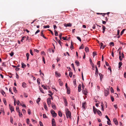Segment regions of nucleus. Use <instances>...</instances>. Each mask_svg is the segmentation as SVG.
Segmentation results:
<instances>
[{
    "label": "nucleus",
    "mask_w": 126,
    "mask_h": 126,
    "mask_svg": "<svg viewBox=\"0 0 126 126\" xmlns=\"http://www.w3.org/2000/svg\"><path fill=\"white\" fill-rule=\"evenodd\" d=\"M66 114L67 118H71V112L69 111L68 108H65V109Z\"/></svg>",
    "instance_id": "1"
},
{
    "label": "nucleus",
    "mask_w": 126,
    "mask_h": 126,
    "mask_svg": "<svg viewBox=\"0 0 126 126\" xmlns=\"http://www.w3.org/2000/svg\"><path fill=\"white\" fill-rule=\"evenodd\" d=\"M51 113L53 117H55L57 116V114L56 113L55 111L52 109L50 110Z\"/></svg>",
    "instance_id": "2"
},
{
    "label": "nucleus",
    "mask_w": 126,
    "mask_h": 126,
    "mask_svg": "<svg viewBox=\"0 0 126 126\" xmlns=\"http://www.w3.org/2000/svg\"><path fill=\"white\" fill-rule=\"evenodd\" d=\"M109 90L108 89L107 90H104L105 95L107 96L109 94Z\"/></svg>",
    "instance_id": "3"
},
{
    "label": "nucleus",
    "mask_w": 126,
    "mask_h": 126,
    "mask_svg": "<svg viewBox=\"0 0 126 126\" xmlns=\"http://www.w3.org/2000/svg\"><path fill=\"white\" fill-rule=\"evenodd\" d=\"M47 101L48 106L50 107V104H51L50 99L49 98H48L47 99Z\"/></svg>",
    "instance_id": "4"
},
{
    "label": "nucleus",
    "mask_w": 126,
    "mask_h": 126,
    "mask_svg": "<svg viewBox=\"0 0 126 126\" xmlns=\"http://www.w3.org/2000/svg\"><path fill=\"white\" fill-rule=\"evenodd\" d=\"M52 126H56L55 119L52 118Z\"/></svg>",
    "instance_id": "5"
},
{
    "label": "nucleus",
    "mask_w": 126,
    "mask_h": 126,
    "mask_svg": "<svg viewBox=\"0 0 126 126\" xmlns=\"http://www.w3.org/2000/svg\"><path fill=\"white\" fill-rule=\"evenodd\" d=\"M113 121L116 125H117L118 124V121L116 118H115L113 119Z\"/></svg>",
    "instance_id": "6"
},
{
    "label": "nucleus",
    "mask_w": 126,
    "mask_h": 126,
    "mask_svg": "<svg viewBox=\"0 0 126 126\" xmlns=\"http://www.w3.org/2000/svg\"><path fill=\"white\" fill-rule=\"evenodd\" d=\"M82 91L83 93L84 94L86 95L87 94V92L86 89H82Z\"/></svg>",
    "instance_id": "7"
},
{
    "label": "nucleus",
    "mask_w": 126,
    "mask_h": 126,
    "mask_svg": "<svg viewBox=\"0 0 126 126\" xmlns=\"http://www.w3.org/2000/svg\"><path fill=\"white\" fill-rule=\"evenodd\" d=\"M9 108L11 110V112L12 111H14V108L13 107H12V106L11 105H10V104H9Z\"/></svg>",
    "instance_id": "8"
},
{
    "label": "nucleus",
    "mask_w": 126,
    "mask_h": 126,
    "mask_svg": "<svg viewBox=\"0 0 126 126\" xmlns=\"http://www.w3.org/2000/svg\"><path fill=\"white\" fill-rule=\"evenodd\" d=\"M93 111L94 113L95 114H96V112L97 111V110H98V109H96L95 108V107L94 106L93 107Z\"/></svg>",
    "instance_id": "9"
},
{
    "label": "nucleus",
    "mask_w": 126,
    "mask_h": 126,
    "mask_svg": "<svg viewBox=\"0 0 126 126\" xmlns=\"http://www.w3.org/2000/svg\"><path fill=\"white\" fill-rule=\"evenodd\" d=\"M63 99L64 100V102L65 104V106H67V102L66 99L65 98H63Z\"/></svg>",
    "instance_id": "10"
},
{
    "label": "nucleus",
    "mask_w": 126,
    "mask_h": 126,
    "mask_svg": "<svg viewBox=\"0 0 126 126\" xmlns=\"http://www.w3.org/2000/svg\"><path fill=\"white\" fill-rule=\"evenodd\" d=\"M64 25L65 27H71L72 26V24L70 23H69L67 24H64Z\"/></svg>",
    "instance_id": "11"
},
{
    "label": "nucleus",
    "mask_w": 126,
    "mask_h": 126,
    "mask_svg": "<svg viewBox=\"0 0 126 126\" xmlns=\"http://www.w3.org/2000/svg\"><path fill=\"white\" fill-rule=\"evenodd\" d=\"M98 74V69L97 67L96 66H95V75H96L97 76Z\"/></svg>",
    "instance_id": "12"
},
{
    "label": "nucleus",
    "mask_w": 126,
    "mask_h": 126,
    "mask_svg": "<svg viewBox=\"0 0 126 126\" xmlns=\"http://www.w3.org/2000/svg\"><path fill=\"white\" fill-rule=\"evenodd\" d=\"M1 112H3V114L4 115V109L3 108H1V109H0V114H1Z\"/></svg>",
    "instance_id": "13"
},
{
    "label": "nucleus",
    "mask_w": 126,
    "mask_h": 126,
    "mask_svg": "<svg viewBox=\"0 0 126 126\" xmlns=\"http://www.w3.org/2000/svg\"><path fill=\"white\" fill-rule=\"evenodd\" d=\"M99 75L100 76V80L101 81L102 80V79L103 78L104 75L101 73H99Z\"/></svg>",
    "instance_id": "14"
},
{
    "label": "nucleus",
    "mask_w": 126,
    "mask_h": 126,
    "mask_svg": "<svg viewBox=\"0 0 126 126\" xmlns=\"http://www.w3.org/2000/svg\"><path fill=\"white\" fill-rule=\"evenodd\" d=\"M0 92L4 96H6L5 92L3 90H1L0 91Z\"/></svg>",
    "instance_id": "15"
},
{
    "label": "nucleus",
    "mask_w": 126,
    "mask_h": 126,
    "mask_svg": "<svg viewBox=\"0 0 126 126\" xmlns=\"http://www.w3.org/2000/svg\"><path fill=\"white\" fill-rule=\"evenodd\" d=\"M86 105V102H84V103H82V108H83L84 109H85V106Z\"/></svg>",
    "instance_id": "16"
},
{
    "label": "nucleus",
    "mask_w": 126,
    "mask_h": 126,
    "mask_svg": "<svg viewBox=\"0 0 126 126\" xmlns=\"http://www.w3.org/2000/svg\"><path fill=\"white\" fill-rule=\"evenodd\" d=\"M96 112L99 116H101L102 115L101 112L99 110H98Z\"/></svg>",
    "instance_id": "17"
},
{
    "label": "nucleus",
    "mask_w": 126,
    "mask_h": 126,
    "mask_svg": "<svg viewBox=\"0 0 126 126\" xmlns=\"http://www.w3.org/2000/svg\"><path fill=\"white\" fill-rule=\"evenodd\" d=\"M43 31H41L40 33L41 35L45 39H46L47 38L44 36V34H43Z\"/></svg>",
    "instance_id": "18"
},
{
    "label": "nucleus",
    "mask_w": 126,
    "mask_h": 126,
    "mask_svg": "<svg viewBox=\"0 0 126 126\" xmlns=\"http://www.w3.org/2000/svg\"><path fill=\"white\" fill-rule=\"evenodd\" d=\"M43 105L44 106V107L45 109L46 110H47V107L46 103L45 102H44L43 103Z\"/></svg>",
    "instance_id": "19"
},
{
    "label": "nucleus",
    "mask_w": 126,
    "mask_h": 126,
    "mask_svg": "<svg viewBox=\"0 0 126 126\" xmlns=\"http://www.w3.org/2000/svg\"><path fill=\"white\" fill-rule=\"evenodd\" d=\"M58 81L59 82L60 85V86H62L63 85V83L61 81L60 79H59L58 80Z\"/></svg>",
    "instance_id": "20"
},
{
    "label": "nucleus",
    "mask_w": 126,
    "mask_h": 126,
    "mask_svg": "<svg viewBox=\"0 0 126 126\" xmlns=\"http://www.w3.org/2000/svg\"><path fill=\"white\" fill-rule=\"evenodd\" d=\"M78 91H79V92H80L81 90V85L80 84L78 86Z\"/></svg>",
    "instance_id": "21"
},
{
    "label": "nucleus",
    "mask_w": 126,
    "mask_h": 126,
    "mask_svg": "<svg viewBox=\"0 0 126 126\" xmlns=\"http://www.w3.org/2000/svg\"><path fill=\"white\" fill-rule=\"evenodd\" d=\"M58 114L59 116L60 117H62V113L60 111H59L58 112Z\"/></svg>",
    "instance_id": "22"
},
{
    "label": "nucleus",
    "mask_w": 126,
    "mask_h": 126,
    "mask_svg": "<svg viewBox=\"0 0 126 126\" xmlns=\"http://www.w3.org/2000/svg\"><path fill=\"white\" fill-rule=\"evenodd\" d=\"M22 64V67L23 68H24L25 67H26V64H25L23 63H21Z\"/></svg>",
    "instance_id": "23"
},
{
    "label": "nucleus",
    "mask_w": 126,
    "mask_h": 126,
    "mask_svg": "<svg viewBox=\"0 0 126 126\" xmlns=\"http://www.w3.org/2000/svg\"><path fill=\"white\" fill-rule=\"evenodd\" d=\"M67 89V92L68 94H69L70 93V89L69 88H68Z\"/></svg>",
    "instance_id": "24"
},
{
    "label": "nucleus",
    "mask_w": 126,
    "mask_h": 126,
    "mask_svg": "<svg viewBox=\"0 0 126 126\" xmlns=\"http://www.w3.org/2000/svg\"><path fill=\"white\" fill-rule=\"evenodd\" d=\"M75 63L78 66H79L80 65L79 62L77 61H76L75 62Z\"/></svg>",
    "instance_id": "25"
},
{
    "label": "nucleus",
    "mask_w": 126,
    "mask_h": 126,
    "mask_svg": "<svg viewBox=\"0 0 126 126\" xmlns=\"http://www.w3.org/2000/svg\"><path fill=\"white\" fill-rule=\"evenodd\" d=\"M90 61L91 64L92 65V66H94V64L93 63L92 60L91 59H90Z\"/></svg>",
    "instance_id": "26"
},
{
    "label": "nucleus",
    "mask_w": 126,
    "mask_h": 126,
    "mask_svg": "<svg viewBox=\"0 0 126 126\" xmlns=\"http://www.w3.org/2000/svg\"><path fill=\"white\" fill-rule=\"evenodd\" d=\"M73 83L74 86L75 87H76L77 85L76 84V79H74L73 80Z\"/></svg>",
    "instance_id": "27"
},
{
    "label": "nucleus",
    "mask_w": 126,
    "mask_h": 126,
    "mask_svg": "<svg viewBox=\"0 0 126 126\" xmlns=\"http://www.w3.org/2000/svg\"><path fill=\"white\" fill-rule=\"evenodd\" d=\"M85 50L86 52H89V49L87 47H86L85 48Z\"/></svg>",
    "instance_id": "28"
},
{
    "label": "nucleus",
    "mask_w": 126,
    "mask_h": 126,
    "mask_svg": "<svg viewBox=\"0 0 126 126\" xmlns=\"http://www.w3.org/2000/svg\"><path fill=\"white\" fill-rule=\"evenodd\" d=\"M26 84L25 82H24L22 83V86L24 87L25 88L26 87Z\"/></svg>",
    "instance_id": "29"
},
{
    "label": "nucleus",
    "mask_w": 126,
    "mask_h": 126,
    "mask_svg": "<svg viewBox=\"0 0 126 126\" xmlns=\"http://www.w3.org/2000/svg\"><path fill=\"white\" fill-rule=\"evenodd\" d=\"M84 47V46L83 45V44H82L81 46L79 48V49H83Z\"/></svg>",
    "instance_id": "30"
},
{
    "label": "nucleus",
    "mask_w": 126,
    "mask_h": 126,
    "mask_svg": "<svg viewBox=\"0 0 126 126\" xmlns=\"http://www.w3.org/2000/svg\"><path fill=\"white\" fill-rule=\"evenodd\" d=\"M52 107L55 110L56 109V106L55 105H53L52 104L51 105Z\"/></svg>",
    "instance_id": "31"
},
{
    "label": "nucleus",
    "mask_w": 126,
    "mask_h": 126,
    "mask_svg": "<svg viewBox=\"0 0 126 126\" xmlns=\"http://www.w3.org/2000/svg\"><path fill=\"white\" fill-rule=\"evenodd\" d=\"M3 101L5 105L6 106L7 105V104L6 102V99L5 98H4L3 99Z\"/></svg>",
    "instance_id": "32"
},
{
    "label": "nucleus",
    "mask_w": 126,
    "mask_h": 126,
    "mask_svg": "<svg viewBox=\"0 0 126 126\" xmlns=\"http://www.w3.org/2000/svg\"><path fill=\"white\" fill-rule=\"evenodd\" d=\"M26 56L27 57V60H28L29 58V54L28 53H27L26 54Z\"/></svg>",
    "instance_id": "33"
},
{
    "label": "nucleus",
    "mask_w": 126,
    "mask_h": 126,
    "mask_svg": "<svg viewBox=\"0 0 126 126\" xmlns=\"http://www.w3.org/2000/svg\"><path fill=\"white\" fill-rule=\"evenodd\" d=\"M119 68H120V67L121 66H122V63L121 62H120L119 63Z\"/></svg>",
    "instance_id": "34"
},
{
    "label": "nucleus",
    "mask_w": 126,
    "mask_h": 126,
    "mask_svg": "<svg viewBox=\"0 0 126 126\" xmlns=\"http://www.w3.org/2000/svg\"><path fill=\"white\" fill-rule=\"evenodd\" d=\"M55 74L56 75H57V76L59 77L60 76H61L60 74L59 73H58L57 71L55 72Z\"/></svg>",
    "instance_id": "35"
},
{
    "label": "nucleus",
    "mask_w": 126,
    "mask_h": 126,
    "mask_svg": "<svg viewBox=\"0 0 126 126\" xmlns=\"http://www.w3.org/2000/svg\"><path fill=\"white\" fill-rule=\"evenodd\" d=\"M72 41L71 42V45L70 47V48L71 49V50H72V49H73L74 48V46H73L72 44Z\"/></svg>",
    "instance_id": "36"
},
{
    "label": "nucleus",
    "mask_w": 126,
    "mask_h": 126,
    "mask_svg": "<svg viewBox=\"0 0 126 126\" xmlns=\"http://www.w3.org/2000/svg\"><path fill=\"white\" fill-rule=\"evenodd\" d=\"M40 79H39L38 78L37 79V82H38V84H39V85L40 84Z\"/></svg>",
    "instance_id": "37"
},
{
    "label": "nucleus",
    "mask_w": 126,
    "mask_h": 126,
    "mask_svg": "<svg viewBox=\"0 0 126 126\" xmlns=\"http://www.w3.org/2000/svg\"><path fill=\"white\" fill-rule=\"evenodd\" d=\"M54 32L55 33V35L56 36H57L58 34V32L56 31V30H54Z\"/></svg>",
    "instance_id": "38"
},
{
    "label": "nucleus",
    "mask_w": 126,
    "mask_h": 126,
    "mask_svg": "<svg viewBox=\"0 0 126 126\" xmlns=\"http://www.w3.org/2000/svg\"><path fill=\"white\" fill-rule=\"evenodd\" d=\"M28 114L30 115L31 113V111L30 110V109H28Z\"/></svg>",
    "instance_id": "39"
},
{
    "label": "nucleus",
    "mask_w": 126,
    "mask_h": 126,
    "mask_svg": "<svg viewBox=\"0 0 126 126\" xmlns=\"http://www.w3.org/2000/svg\"><path fill=\"white\" fill-rule=\"evenodd\" d=\"M19 113V115L20 117H22L23 115L22 114L21 112H18Z\"/></svg>",
    "instance_id": "40"
},
{
    "label": "nucleus",
    "mask_w": 126,
    "mask_h": 126,
    "mask_svg": "<svg viewBox=\"0 0 126 126\" xmlns=\"http://www.w3.org/2000/svg\"><path fill=\"white\" fill-rule=\"evenodd\" d=\"M26 37L25 36H24L23 37H22V39L21 40V42H23V40H24V39Z\"/></svg>",
    "instance_id": "41"
},
{
    "label": "nucleus",
    "mask_w": 126,
    "mask_h": 126,
    "mask_svg": "<svg viewBox=\"0 0 126 126\" xmlns=\"http://www.w3.org/2000/svg\"><path fill=\"white\" fill-rule=\"evenodd\" d=\"M73 73L71 72H70L69 73V76L70 77H71L72 76Z\"/></svg>",
    "instance_id": "42"
},
{
    "label": "nucleus",
    "mask_w": 126,
    "mask_h": 126,
    "mask_svg": "<svg viewBox=\"0 0 126 126\" xmlns=\"http://www.w3.org/2000/svg\"><path fill=\"white\" fill-rule=\"evenodd\" d=\"M71 65L72 66V67H73V69L74 70V71H75V67H74V64L73 63H72L71 64Z\"/></svg>",
    "instance_id": "43"
},
{
    "label": "nucleus",
    "mask_w": 126,
    "mask_h": 126,
    "mask_svg": "<svg viewBox=\"0 0 126 126\" xmlns=\"http://www.w3.org/2000/svg\"><path fill=\"white\" fill-rule=\"evenodd\" d=\"M41 100V98H38L36 102L38 104V103Z\"/></svg>",
    "instance_id": "44"
},
{
    "label": "nucleus",
    "mask_w": 126,
    "mask_h": 126,
    "mask_svg": "<svg viewBox=\"0 0 126 126\" xmlns=\"http://www.w3.org/2000/svg\"><path fill=\"white\" fill-rule=\"evenodd\" d=\"M49 25H47L46 26H43V28H49Z\"/></svg>",
    "instance_id": "45"
},
{
    "label": "nucleus",
    "mask_w": 126,
    "mask_h": 126,
    "mask_svg": "<svg viewBox=\"0 0 126 126\" xmlns=\"http://www.w3.org/2000/svg\"><path fill=\"white\" fill-rule=\"evenodd\" d=\"M62 33H61L59 35V37L61 40L62 39Z\"/></svg>",
    "instance_id": "46"
},
{
    "label": "nucleus",
    "mask_w": 126,
    "mask_h": 126,
    "mask_svg": "<svg viewBox=\"0 0 126 126\" xmlns=\"http://www.w3.org/2000/svg\"><path fill=\"white\" fill-rule=\"evenodd\" d=\"M16 110L17 112H20L19 111V109L18 107H16Z\"/></svg>",
    "instance_id": "47"
},
{
    "label": "nucleus",
    "mask_w": 126,
    "mask_h": 126,
    "mask_svg": "<svg viewBox=\"0 0 126 126\" xmlns=\"http://www.w3.org/2000/svg\"><path fill=\"white\" fill-rule=\"evenodd\" d=\"M58 42L59 44L61 46H62V43L61 42L60 40H58Z\"/></svg>",
    "instance_id": "48"
},
{
    "label": "nucleus",
    "mask_w": 126,
    "mask_h": 126,
    "mask_svg": "<svg viewBox=\"0 0 126 126\" xmlns=\"http://www.w3.org/2000/svg\"><path fill=\"white\" fill-rule=\"evenodd\" d=\"M100 61H98L97 63V64L98 65V67H100Z\"/></svg>",
    "instance_id": "49"
},
{
    "label": "nucleus",
    "mask_w": 126,
    "mask_h": 126,
    "mask_svg": "<svg viewBox=\"0 0 126 126\" xmlns=\"http://www.w3.org/2000/svg\"><path fill=\"white\" fill-rule=\"evenodd\" d=\"M105 117L106 118H107V119L109 120V121L110 122V119H109V117H108V116L107 115H106L105 116Z\"/></svg>",
    "instance_id": "50"
},
{
    "label": "nucleus",
    "mask_w": 126,
    "mask_h": 126,
    "mask_svg": "<svg viewBox=\"0 0 126 126\" xmlns=\"http://www.w3.org/2000/svg\"><path fill=\"white\" fill-rule=\"evenodd\" d=\"M14 54V53L13 52H11V53H10V56L11 57L13 56Z\"/></svg>",
    "instance_id": "51"
},
{
    "label": "nucleus",
    "mask_w": 126,
    "mask_h": 126,
    "mask_svg": "<svg viewBox=\"0 0 126 126\" xmlns=\"http://www.w3.org/2000/svg\"><path fill=\"white\" fill-rule=\"evenodd\" d=\"M13 89L14 92H16L17 91V90H16V87H13Z\"/></svg>",
    "instance_id": "52"
},
{
    "label": "nucleus",
    "mask_w": 126,
    "mask_h": 126,
    "mask_svg": "<svg viewBox=\"0 0 126 126\" xmlns=\"http://www.w3.org/2000/svg\"><path fill=\"white\" fill-rule=\"evenodd\" d=\"M43 117L44 118H47V117L46 116V114H43Z\"/></svg>",
    "instance_id": "53"
},
{
    "label": "nucleus",
    "mask_w": 126,
    "mask_h": 126,
    "mask_svg": "<svg viewBox=\"0 0 126 126\" xmlns=\"http://www.w3.org/2000/svg\"><path fill=\"white\" fill-rule=\"evenodd\" d=\"M26 122L27 124H29V122H30V120L29 119H27V121Z\"/></svg>",
    "instance_id": "54"
},
{
    "label": "nucleus",
    "mask_w": 126,
    "mask_h": 126,
    "mask_svg": "<svg viewBox=\"0 0 126 126\" xmlns=\"http://www.w3.org/2000/svg\"><path fill=\"white\" fill-rule=\"evenodd\" d=\"M110 97L112 101L113 102L114 100V98L112 96H111Z\"/></svg>",
    "instance_id": "55"
},
{
    "label": "nucleus",
    "mask_w": 126,
    "mask_h": 126,
    "mask_svg": "<svg viewBox=\"0 0 126 126\" xmlns=\"http://www.w3.org/2000/svg\"><path fill=\"white\" fill-rule=\"evenodd\" d=\"M42 87L43 88L45 89H47V88L44 85H42Z\"/></svg>",
    "instance_id": "56"
},
{
    "label": "nucleus",
    "mask_w": 126,
    "mask_h": 126,
    "mask_svg": "<svg viewBox=\"0 0 126 126\" xmlns=\"http://www.w3.org/2000/svg\"><path fill=\"white\" fill-rule=\"evenodd\" d=\"M67 36H66L65 37H62V38L63 39V40H67Z\"/></svg>",
    "instance_id": "57"
},
{
    "label": "nucleus",
    "mask_w": 126,
    "mask_h": 126,
    "mask_svg": "<svg viewBox=\"0 0 126 126\" xmlns=\"http://www.w3.org/2000/svg\"><path fill=\"white\" fill-rule=\"evenodd\" d=\"M102 26L103 30L104 31H105V29H106L104 25H102Z\"/></svg>",
    "instance_id": "58"
},
{
    "label": "nucleus",
    "mask_w": 126,
    "mask_h": 126,
    "mask_svg": "<svg viewBox=\"0 0 126 126\" xmlns=\"http://www.w3.org/2000/svg\"><path fill=\"white\" fill-rule=\"evenodd\" d=\"M110 45H112V46H113L114 45V43L113 42H111L110 43Z\"/></svg>",
    "instance_id": "59"
},
{
    "label": "nucleus",
    "mask_w": 126,
    "mask_h": 126,
    "mask_svg": "<svg viewBox=\"0 0 126 126\" xmlns=\"http://www.w3.org/2000/svg\"><path fill=\"white\" fill-rule=\"evenodd\" d=\"M77 38L79 40L80 42L81 41V40L80 38L78 36L77 37Z\"/></svg>",
    "instance_id": "60"
},
{
    "label": "nucleus",
    "mask_w": 126,
    "mask_h": 126,
    "mask_svg": "<svg viewBox=\"0 0 126 126\" xmlns=\"http://www.w3.org/2000/svg\"><path fill=\"white\" fill-rule=\"evenodd\" d=\"M2 66H4V67H5L6 66V65L5 64V62H3L2 63Z\"/></svg>",
    "instance_id": "61"
},
{
    "label": "nucleus",
    "mask_w": 126,
    "mask_h": 126,
    "mask_svg": "<svg viewBox=\"0 0 126 126\" xmlns=\"http://www.w3.org/2000/svg\"><path fill=\"white\" fill-rule=\"evenodd\" d=\"M82 89H84V86L83 83H82Z\"/></svg>",
    "instance_id": "62"
},
{
    "label": "nucleus",
    "mask_w": 126,
    "mask_h": 126,
    "mask_svg": "<svg viewBox=\"0 0 126 126\" xmlns=\"http://www.w3.org/2000/svg\"><path fill=\"white\" fill-rule=\"evenodd\" d=\"M40 30H38L35 32V34H36L37 33H38L39 32H40Z\"/></svg>",
    "instance_id": "63"
},
{
    "label": "nucleus",
    "mask_w": 126,
    "mask_h": 126,
    "mask_svg": "<svg viewBox=\"0 0 126 126\" xmlns=\"http://www.w3.org/2000/svg\"><path fill=\"white\" fill-rule=\"evenodd\" d=\"M39 124L40 126H44L43 125L41 121H40Z\"/></svg>",
    "instance_id": "64"
}]
</instances>
